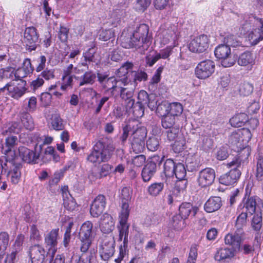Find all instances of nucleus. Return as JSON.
I'll list each match as a JSON object with an SVG mask.
<instances>
[{"label": "nucleus", "instance_id": "nucleus-39", "mask_svg": "<svg viewBox=\"0 0 263 263\" xmlns=\"http://www.w3.org/2000/svg\"><path fill=\"white\" fill-rule=\"evenodd\" d=\"M185 219L179 214L174 215L170 220V224L176 230L182 229L185 226Z\"/></svg>", "mask_w": 263, "mask_h": 263}, {"label": "nucleus", "instance_id": "nucleus-7", "mask_svg": "<svg viewBox=\"0 0 263 263\" xmlns=\"http://www.w3.org/2000/svg\"><path fill=\"white\" fill-rule=\"evenodd\" d=\"M39 34L34 27L26 28L24 33L23 43L26 50L29 52L35 50L39 42Z\"/></svg>", "mask_w": 263, "mask_h": 263}, {"label": "nucleus", "instance_id": "nucleus-22", "mask_svg": "<svg viewBox=\"0 0 263 263\" xmlns=\"http://www.w3.org/2000/svg\"><path fill=\"white\" fill-rule=\"evenodd\" d=\"M241 174L240 170L236 168H232L229 172L220 177L219 183L228 186L233 185L237 182Z\"/></svg>", "mask_w": 263, "mask_h": 263}, {"label": "nucleus", "instance_id": "nucleus-41", "mask_svg": "<svg viewBox=\"0 0 263 263\" xmlns=\"http://www.w3.org/2000/svg\"><path fill=\"white\" fill-rule=\"evenodd\" d=\"M177 118L170 114H167L161 118V125L163 128L168 129L171 127L178 126L175 123Z\"/></svg>", "mask_w": 263, "mask_h": 263}, {"label": "nucleus", "instance_id": "nucleus-31", "mask_svg": "<svg viewBox=\"0 0 263 263\" xmlns=\"http://www.w3.org/2000/svg\"><path fill=\"white\" fill-rule=\"evenodd\" d=\"M18 139L16 136H12L8 137L5 139L4 144L2 146V153L6 155L11 152L17 144Z\"/></svg>", "mask_w": 263, "mask_h": 263}, {"label": "nucleus", "instance_id": "nucleus-52", "mask_svg": "<svg viewBox=\"0 0 263 263\" xmlns=\"http://www.w3.org/2000/svg\"><path fill=\"white\" fill-rule=\"evenodd\" d=\"M74 76H62L63 83L61 85L60 89L66 91L68 88H71L72 86L73 78Z\"/></svg>", "mask_w": 263, "mask_h": 263}, {"label": "nucleus", "instance_id": "nucleus-40", "mask_svg": "<svg viewBox=\"0 0 263 263\" xmlns=\"http://www.w3.org/2000/svg\"><path fill=\"white\" fill-rule=\"evenodd\" d=\"M132 193V190L128 187H124L121 190V198L122 199V210L123 211V205L126 204L127 205V210L129 214V204L128 202L131 199V195Z\"/></svg>", "mask_w": 263, "mask_h": 263}, {"label": "nucleus", "instance_id": "nucleus-26", "mask_svg": "<svg viewBox=\"0 0 263 263\" xmlns=\"http://www.w3.org/2000/svg\"><path fill=\"white\" fill-rule=\"evenodd\" d=\"M198 210L197 206H193L191 203L184 202L179 206V214L185 220L189 216L194 217Z\"/></svg>", "mask_w": 263, "mask_h": 263}, {"label": "nucleus", "instance_id": "nucleus-1", "mask_svg": "<svg viewBox=\"0 0 263 263\" xmlns=\"http://www.w3.org/2000/svg\"><path fill=\"white\" fill-rule=\"evenodd\" d=\"M148 33V27L145 24H140L128 36H126V33L124 30L120 36L121 45L124 48L139 49L140 52H144L147 50L150 45Z\"/></svg>", "mask_w": 263, "mask_h": 263}, {"label": "nucleus", "instance_id": "nucleus-64", "mask_svg": "<svg viewBox=\"0 0 263 263\" xmlns=\"http://www.w3.org/2000/svg\"><path fill=\"white\" fill-rule=\"evenodd\" d=\"M146 157L144 155H139L132 159V164L134 167H141L145 162Z\"/></svg>", "mask_w": 263, "mask_h": 263}, {"label": "nucleus", "instance_id": "nucleus-51", "mask_svg": "<svg viewBox=\"0 0 263 263\" xmlns=\"http://www.w3.org/2000/svg\"><path fill=\"white\" fill-rule=\"evenodd\" d=\"M159 139L155 137H149L146 141V146L150 151H156L159 148Z\"/></svg>", "mask_w": 263, "mask_h": 263}, {"label": "nucleus", "instance_id": "nucleus-37", "mask_svg": "<svg viewBox=\"0 0 263 263\" xmlns=\"http://www.w3.org/2000/svg\"><path fill=\"white\" fill-rule=\"evenodd\" d=\"M214 53L215 57L219 59L228 57L231 54V49L226 44H221L216 47Z\"/></svg>", "mask_w": 263, "mask_h": 263}, {"label": "nucleus", "instance_id": "nucleus-32", "mask_svg": "<svg viewBox=\"0 0 263 263\" xmlns=\"http://www.w3.org/2000/svg\"><path fill=\"white\" fill-rule=\"evenodd\" d=\"M249 156V153L246 155V156H243L241 154H239L234 157L231 161L227 163V166L229 168H236L239 170L241 165L243 166L245 163H248Z\"/></svg>", "mask_w": 263, "mask_h": 263}, {"label": "nucleus", "instance_id": "nucleus-11", "mask_svg": "<svg viewBox=\"0 0 263 263\" xmlns=\"http://www.w3.org/2000/svg\"><path fill=\"white\" fill-rule=\"evenodd\" d=\"M158 156H154L151 160L148 161L141 172V176L144 182L149 181L157 172V167L162 162Z\"/></svg>", "mask_w": 263, "mask_h": 263}, {"label": "nucleus", "instance_id": "nucleus-6", "mask_svg": "<svg viewBox=\"0 0 263 263\" xmlns=\"http://www.w3.org/2000/svg\"><path fill=\"white\" fill-rule=\"evenodd\" d=\"M162 133L169 141H174L172 148L175 153H179L185 148L186 140L179 126L165 129Z\"/></svg>", "mask_w": 263, "mask_h": 263}, {"label": "nucleus", "instance_id": "nucleus-46", "mask_svg": "<svg viewBox=\"0 0 263 263\" xmlns=\"http://www.w3.org/2000/svg\"><path fill=\"white\" fill-rule=\"evenodd\" d=\"M255 177L258 181H263V155H259L257 158Z\"/></svg>", "mask_w": 263, "mask_h": 263}, {"label": "nucleus", "instance_id": "nucleus-8", "mask_svg": "<svg viewBox=\"0 0 263 263\" xmlns=\"http://www.w3.org/2000/svg\"><path fill=\"white\" fill-rule=\"evenodd\" d=\"M115 241L113 237L106 236L103 239L99 247V254L101 258L107 261L115 252Z\"/></svg>", "mask_w": 263, "mask_h": 263}, {"label": "nucleus", "instance_id": "nucleus-36", "mask_svg": "<svg viewBox=\"0 0 263 263\" xmlns=\"http://www.w3.org/2000/svg\"><path fill=\"white\" fill-rule=\"evenodd\" d=\"M176 163L171 159H167L163 164V173L166 177H174Z\"/></svg>", "mask_w": 263, "mask_h": 263}, {"label": "nucleus", "instance_id": "nucleus-56", "mask_svg": "<svg viewBox=\"0 0 263 263\" xmlns=\"http://www.w3.org/2000/svg\"><path fill=\"white\" fill-rule=\"evenodd\" d=\"M21 171L18 167H15L12 171L9 172L8 175L11 177V181L13 184H17L21 178Z\"/></svg>", "mask_w": 263, "mask_h": 263}, {"label": "nucleus", "instance_id": "nucleus-19", "mask_svg": "<svg viewBox=\"0 0 263 263\" xmlns=\"http://www.w3.org/2000/svg\"><path fill=\"white\" fill-rule=\"evenodd\" d=\"M127 205L125 204L123 207V211L121 212L119 216L120 226L118 227L119 232V240L122 241L123 238L129 233V225L127 223L129 217L128 212L127 210Z\"/></svg>", "mask_w": 263, "mask_h": 263}, {"label": "nucleus", "instance_id": "nucleus-35", "mask_svg": "<svg viewBox=\"0 0 263 263\" xmlns=\"http://www.w3.org/2000/svg\"><path fill=\"white\" fill-rule=\"evenodd\" d=\"M234 255V250L229 248H221L215 254V259L221 261L223 259L232 257Z\"/></svg>", "mask_w": 263, "mask_h": 263}, {"label": "nucleus", "instance_id": "nucleus-45", "mask_svg": "<svg viewBox=\"0 0 263 263\" xmlns=\"http://www.w3.org/2000/svg\"><path fill=\"white\" fill-rule=\"evenodd\" d=\"M168 114L178 118V117L182 112L183 107L180 103L173 102L168 103Z\"/></svg>", "mask_w": 263, "mask_h": 263}, {"label": "nucleus", "instance_id": "nucleus-38", "mask_svg": "<svg viewBox=\"0 0 263 263\" xmlns=\"http://www.w3.org/2000/svg\"><path fill=\"white\" fill-rule=\"evenodd\" d=\"M254 61L253 54L249 51L241 53L238 59V64L241 66H246L252 64Z\"/></svg>", "mask_w": 263, "mask_h": 263}, {"label": "nucleus", "instance_id": "nucleus-15", "mask_svg": "<svg viewBox=\"0 0 263 263\" xmlns=\"http://www.w3.org/2000/svg\"><path fill=\"white\" fill-rule=\"evenodd\" d=\"M215 178V172L214 169L206 167L200 171L198 175L197 181L201 187L211 185Z\"/></svg>", "mask_w": 263, "mask_h": 263}, {"label": "nucleus", "instance_id": "nucleus-54", "mask_svg": "<svg viewBox=\"0 0 263 263\" xmlns=\"http://www.w3.org/2000/svg\"><path fill=\"white\" fill-rule=\"evenodd\" d=\"M168 103L165 101L159 103L156 110L157 114L161 117L168 114Z\"/></svg>", "mask_w": 263, "mask_h": 263}, {"label": "nucleus", "instance_id": "nucleus-9", "mask_svg": "<svg viewBox=\"0 0 263 263\" xmlns=\"http://www.w3.org/2000/svg\"><path fill=\"white\" fill-rule=\"evenodd\" d=\"M26 81H22V84L16 85L14 83H7L5 86L0 88L1 91L6 95H8L14 99L18 100L21 98L27 91L26 87Z\"/></svg>", "mask_w": 263, "mask_h": 263}, {"label": "nucleus", "instance_id": "nucleus-18", "mask_svg": "<svg viewBox=\"0 0 263 263\" xmlns=\"http://www.w3.org/2000/svg\"><path fill=\"white\" fill-rule=\"evenodd\" d=\"M106 204V199L104 195H98L93 200L90 205V215L95 218L98 217L103 212Z\"/></svg>", "mask_w": 263, "mask_h": 263}, {"label": "nucleus", "instance_id": "nucleus-62", "mask_svg": "<svg viewBox=\"0 0 263 263\" xmlns=\"http://www.w3.org/2000/svg\"><path fill=\"white\" fill-rule=\"evenodd\" d=\"M63 204L66 209L68 211H73L75 209L77 203L72 196L67 198H63Z\"/></svg>", "mask_w": 263, "mask_h": 263}, {"label": "nucleus", "instance_id": "nucleus-13", "mask_svg": "<svg viewBox=\"0 0 263 263\" xmlns=\"http://www.w3.org/2000/svg\"><path fill=\"white\" fill-rule=\"evenodd\" d=\"M209 39L206 35L202 34L194 38L189 44L190 51L196 53H202L209 47Z\"/></svg>", "mask_w": 263, "mask_h": 263}, {"label": "nucleus", "instance_id": "nucleus-42", "mask_svg": "<svg viewBox=\"0 0 263 263\" xmlns=\"http://www.w3.org/2000/svg\"><path fill=\"white\" fill-rule=\"evenodd\" d=\"M213 140L210 136H202L199 140V146L201 149L204 151H208L213 147Z\"/></svg>", "mask_w": 263, "mask_h": 263}, {"label": "nucleus", "instance_id": "nucleus-28", "mask_svg": "<svg viewBox=\"0 0 263 263\" xmlns=\"http://www.w3.org/2000/svg\"><path fill=\"white\" fill-rule=\"evenodd\" d=\"M127 81L126 83H123L121 85V88H120L117 92V93L120 94L121 99L125 101L124 105L129 101H131V102L135 101L133 98L134 94L133 89L125 87L131 82L130 79L128 78V74L127 75Z\"/></svg>", "mask_w": 263, "mask_h": 263}, {"label": "nucleus", "instance_id": "nucleus-3", "mask_svg": "<svg viewBox=\"0 0 263 263\" xmlns=\"http://www.w3.org/2000/svg\"><path fill=\"white\" fill-rule=\"evenodd\" d=\"M133 63L126 62L116 71L115 77H111L101 86L105 92H108L110 96L114 95L121 88V85L127 82L128 71L133 68Z\"/></svg>", "mask_w": 263, "mask_h": 263}, {"label": "nucleus", "instance_id": "nucleus-49", "mask_svg": "<svg viewBox=\"0 0 263 263\" xmlns=\"http://www.w3.org/2000/svg\"><path fill=\"white\" fill-rule=\"evenodd\" d=\"M9 243V235L6 232L0 233V255L7 248Z\"/></svg>", "mask_w": 263, "mask_h": 263}, {"label": "nucleus", "instance_id": "nucleus-43", "mask_svg": "<svg viewBox=\"0 0 263 263\" xmlns=\"http://www.w3.org/2000/svg\"><path fill=\"white\" fill-rule=\"evenodd\" d=\"M21 121L24 127L31 130L34 128L33 119L28 112H23L21 115Z\"/></svg>", "mask_w": 263, "mask_h": 263}, {"label": "nucleus", "instance_id": "nucleus-50", "mask_svg": "<svg viewBox=\"0 0 263 263\" xmlns=\"http://www.w3.org/2000/svg\"><path fill=\"white\" fill-rule=\"evenodd\" d=\"M253 90V85L249 82H244L240 84L239 93L243 96H247L251 94Z\"/></svg>", "mask_w": 263, "mask_h": 263}, {"label": "nucleus", "instance_id": "nucleus-29", "mask_svg": "<svg viewBox=\"0 0 263 263\" xmlns=\"http://www.w3.org/2000/svg\"><path fill=\"white\" fill-rule=\"evenodd\" d=\"M222 205L221 198L218 196L210 197L205 203L204 209L207 213H212L219 210Z\"/></svg>", "mask_w": 263, "mask_h": 263}, {"label": "nucleus", "instance_id": "nucleus-24", "mask_svg": "<svg viewBox=\"0 0 263 263\" xmlns=\"http://www.w3.org/2000/svg\"><path fill=\"white\" fill-rule=\"evenodd\" d=\"M179 36V32L176 25H172L162 32L161 38L162 43L166 44L170 42H173L174 46H176V42Z\"/></svg>", "mask_w": 263, "mask_h": 263}, {"label": "nucleus", "instance_id": "nucleus-63", "mask_svg": "<svg viewBox=\"0 0 263 263\" xmlns=\"http://www.w3.org/2000/svg\"><path fill=\"white\" fill-rule=\"evenodd\" d=\"M197 250L196 246H191L186 263H196L198 255Z\"/></svg>", "mask_w": 263, "mask_h": 263}, {"label": "nucleus", "instance_id": "nucleus-60", "mask_svg": "<svg viewBox=\"0 0 263 263\" xmlns=\"http://www.w3.org/2000/svg\"><path fill=\"white\" fill-rule=\"evenodd\" d=\"M238 212L240 213L237 218L236 221V226L237 227V229H242V227L244 226L246 222L247 217L249 214L243 210H241L240 211Z\"/></svg>", "mask_w": 263, "mask_h": 263}, {"label": "nucleus", "instance_id": "nucleus-2", "mask_svg": "<svg viewBox=\"0 0 263 263\" xmlns=\"http://www.w3.org/2000/svg\"><path fill=\"white\" fill-rule=\"evenodd\" d=\"M114 149L110 140L107 137H103L93 145L86 159L95 165L108 162L111 158Z\"/></svg>", "mask_w": 263, "mask_h": 263}, {"label": "nucleus", "instance_id": "nucleus-25", "mask_svg": "<svg viewBox=\"0 0 263 263\" xmlns=\"http://www.w3.org/2000/svg\"><path fill=\"white\" fill-rule=\"evenodd\" d=\"M256 22V27L248 35L249 40L254 44L263 40V17H257Z\"/></svg>", "mask_w": 263, "mask_h": 263}, {"label": "nucleus", "instance_id": "nucleus-48", "mask_svg": "<svg viewBox=\"0 0 263 263\" xmlns=\"http://www.w3.org/2000/svg\"><path fill=\"white\" fill-rule=\"evenodd\" d=\"M186 175V171L183 164L181 163H176L175 167V176L178 180H183L185 179Z\"/></svg>", "mask_w": 263, "mask_h": 263}, {"label": "nucleus", "instance_id": "nucleus-61", "mask_svg": "<svg viewBox=\"0 0 263 263\" xmlns=\"http://www.w3.org/2000/svg\"><path fill=\"white\" fill-rule=\"evenodd\" d=\"M151 3V0H137L135 8L137 11L143 12Z\"/></svg>", "mask_w": 263, "mask_h": 263}, {"label": "nucleus", "instance_id": "nucleus-30", "mask_svg": "<svg viewBox=\"0 0 263 263\" xmlns=\"http://www.w3.org/2000/svg\"><path fill=\"white\" fill-rule=\"evenodd\" d=\"M79 82V86L92 85L96 81V74L91 70L85 71L80 77H74Z\"/></svg>", "mask_w": 263, "mask_h": 263}, {"label": "nucleus", "instance_id": "nucleus-17", "mask_svg": "<svg viewBox=\"0 0 263 263\" xmlns=\"http://www.w3.org/2000/svg\"><path fill=\"white\" fill-rule=\"evenodd\" d=\"M59 230V228L53 229L45 234L44 243L49 252L52 254H54L57 249L60 239Z\"/></svg>", "mask_w": 263, "mask_h": 263}, {"label": "nucleus", "instance_id": "nucleus-58", "mask_svg": "<svg viewBox=\"0 0 263 263\" xmlns=\"http://www.w3.org/2000/svg\"><path fill=\"white\" fill-rule=\"evenodd\" d=\"M91 260V255L84 254L79 257H72L69 263H90Z\"/></svg>", "mask_w": 263, "mask_h": 263}, {"label": "nucleus", "instance_id": "nucleus-34", "mask_svg": "<svg viewBox=\"0 0 263 263\" xmlns=\"http://www.w3.org/2000/svg\"><path fill=\"white\" fill-rule=\"evenodd\" d=\"M164 183L155 182L149 185L147 188V193L152 197L159 196L164 188Z\"/></svg>", "mask_w": 263, "mask_h": 263}, {"label": "nucleus", "instance_id": "nucleus-59", "mask_svg": "<svg viewBox=\"0 0 263 263\" xmlns=\"http://www.w3.org/2000/svg\"><path fill=\"white\" fill-rule=\"evenodd\" d=\"M251 224L254 230L257 231L260 229L262 225V216L260 213L254 215Z\"/></svg>", "mask_w": 263, "mask_h": 263}, {"label": "nucleus", "instance_id": "nucleus-57", "mask_svg": "<svg viewBox=\"0 0 263 263\" xmlns=\"http://www.w3.org/2000/svg\"><path fill=\"white\" fill-rule=\"evenodd\" d=\"M112 168V166L108 163L103 164L101 166L99 173L97 175L96 178H102L107 176L109 174Z\"/></svg>", "mask_w": 263, "mask_h": 263}, {"label": "nucleus", "instance_id": "nucleus-5", "mask_svg": "<svg viewBox=\"0 0 263 263\" xmlns=\"http://www.w3.org/2000/svg\"><path fill=\"white\" fill-rule=\"evenodd\" d=\"M95 233L93 230V224L90 221H86L81 226L79 232V238L81 241L80 250L82 254L91 255L92 253L88 251L92 242L94 239Z\"/></svg>", "mask_w": 263, "mask_h": 263}, {"label": "nucleus", "instance_id": "nucleus-47", "mask_svg": "<svg viewBox=\"0 0 263 263\" xmlns=\"http://www.w3.org/2000/svg\"><path fill=\"white\" fill-rule=\"evenodd\" d=\"M51 125L52 128L55 130H61L64 128L63 121L60 115L55 114L52 116Z\"/></svg>", "mask_w": 263, "mask_h": 263}, {"label": "nucleus", "instance_id": "nucleus-16", "mask_svg": "<svg viewBox=\"0 0 263 263\" xmlns=\"http://www.w3.org/2000/svg\"><path fill=\"white\" fill-rule=\"evenodd\" d=\"M48 252L40 245H34L29 248V255L31 263H43Z\"/></svg>", "mask_w": 263, "mask_h": 263}, {"label": "nucleus", "instance_id": "nucleus-53", "mask_svg": "<svg viewBox=\"0 0 263 263\" xmlns=\"http://www.w3.org/2000/svg\"><path fill=\"white\" fill-rule=\"evenodd\" d=\"M130 70L128 71L132 72V74L134 76V81L136 82L137 81L141 82V81H145L147 80L148 76L146 72L143 71L142 70H138L137 71H133Z\"/></svg>", "mask_w": 263, "mask_h": 263}, {"label": "nucleus", "instance_id": "nucleus-23", "mask_svg": "<svg viewBox=\"0 0 263 263\" xmlns=\"http://www.w3.org/2000/svg\"><path fill=\"white\" fill-rule=\"evenodd\" d=\"M243 231L242 229L238 228L234 232L228 233L224 237L226 245L232 246L235 249L240 248L242 240Z\"/></svg>", "mask_w": 263, "mask_h": 263}, {"label": "nucleus", "instance_id": "nucleus-10", "mask_svg": "<svg viewBox=\"0 0 263 263\" xmlns=\"http://www.w3.org/2000/svg\"><path fill=\"white\" fill-rule=\"evenodd\" d=\"M215 68V63L213 61L206 60L201 61L195 68V76L199 79H205L214 73Z\"/></svg>", "mask_w": 263, "mask_h": 263}, {"label": "nucleus", "instance_id": "nucleus-20", "mask_svg": "<svg viewBox=\"0 0 263 263\" xmlns=\"http://www.w3.org/2000/svg\"><path fill=\"white\" fill-rule=\"evenodd\" d=\"M19 156L24 162L29 164H36L38 163L40 154L35 151L31 150L25 146H20L18 148Z\"/></svg>", "mask_w": 263, "mask_h": 263}, {"label": "nucleus", "instance_id": "nucleus-4", "mask_svg": "<svg viewBox=\"0 0 263 263\" xmlns=\"http://www.w3.org/2000/svg\"><path fill=\"white\" fill-rule=\"evenodd\" d=\"M130 133L132 134L131 140L145 141L147 135V130L145 127L139 124L138 121L129 120L126 122L123 125V134L120 137L122 143H124L126 141Z\"/></svg>", "mask_w": 263, "mask_h": 263}, {"label": "nucleus", "instance_id": "nucleus-21", "mask_svg": "<svg viewBox=\"0 0 263 263\" xmlns=\"http://www.w3.org/2000/svg\"><path fill=\"white\" fill-rule=\"evenodd\" d=\"M34 70V68L31 64V60L29 58L25 59L22 66L16 69L14 72L15 80H22V79L32 73Z\"/></svg>", "mask_w": 263, "mask_h": 263}, {"label": "nucleus", "instance_id": "nucleus-27", "mask_svg": "<svg viewBox=\"0 0 263 263\" xmlns=\"http://www.w3.org/2000/svg\"><path fill=\"white\" fill-rule=\"evenodd\" d=\"M99 226L102 233L109 234L114 229V222L112 217L108 214H104L101 217Z\"/></svg>", "mask_w": 263, "mask_h": 263}, {"label": "nucleus", "instance_id": "nucleus-14", "mask_svg": "<svg viewBox=\"0 0 263 263\" xmlns=\"http://www.w3.org/2000/svg\"><path fill=\"white\" fill-rule=\"evenodd\" d=\"M260 201V198L257 196H250L246 193L241 202L238 206V211L243 210L246 212L252 215L255 213L257 202Z\"/></svg>", "mask_w": 263, "mask_h": 263}, {"label": "nucleus", "instance_id": "nucleus-12", "mask_svg": "<svg viewBox=\"0 0 263 263\" xmlns=\"http://www.w3.org/2000/svg\"><path fill=\"white\" fill-rule=\"evenodd\" d=\"M127 114L130 117L129 120L138 121L144 113V105L142 103L135 102V101H129L125 105Z\"/></svg>", "mask_w": 263, "mask_h": 263}, {"label": "nucleus", "instance_id": "nucleus-55", "mask_svg": "<svg viewBox=\"0 0 263 263\" xmlns=\"http://www.w3.org/2000/svg\"><path fill=\"white\" fill-rule=\"evenodd\" d=\"M131 145L133 151L135 153L142 152L145 147V141L138 140V141L131 140Z\"/></svg>", "mask_w": 263, "mask_h": 263}, {"label": "nucleus", "instance_id": "nucleus-33", "mask_svg": "<svg viewBox=\"0 0 263 263\" xmlns=\"http://www.w3.org/2000/svg\"><path fill=\"white\" fill-rule=\"evenodd\" d=\"M249 118L245 113H239L236 114L230 119L229 122L232 126L234 127H240L245 125L248 121Z\"/></svg>", "mask_w": 263, "mask_h": 263}, {"label": "nucleus", "instance_id": "nucleus-44", "mask_svg": "<svg viewBox=\"0 0 263 263\" xmlns=\"http://www.w3.org/2000/svg\"><path fill=\"white\" fill-rule=\"evenodd\" d=\"M229 143L232 145H237L241 141H243L242 133L240 129L235 130L229 136Z\"/></svg>", "mask_w": 263, "mask_h": 263}]
</instances>
